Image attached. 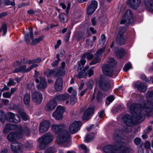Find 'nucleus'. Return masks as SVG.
<instances>
[{
    "label": "nucleus",
    "instance_id": "35",
    "mask_svg": "<svg viewBox=\"0 0 153 153\" xmlns=\"http://www.w3.org/2000/svg\"><path fill=\"white\" fill-rule=\"evenodd\" d=\"M52 116L57 120H61L62 117V114L56 112V114H54V112L52 114Z\"/></svg>",
    "mask_w": 153,
    "mask_h": 153
},
{
    "label": "nucleus",
    "instance_id": "10",
    "mask_svg": "<svg viewBox=\"0 0 153 153\" xmlns=\"http://www.w3.org/2000/svg\"><path fill=\"white\" fill-rule=\"evenodd\" d=\"M35 81L37 83H39L37 86L39 90L42 91L46 88L47 84L45 78L40 77L39 79H35Z\"/></svg>",
    "mask_w": 153,
    "mask_h": 153
},
{
    "label": "nucleus",
    "instance_id": "6",
    "mask_svg": "<svg viewBox=\"0 0 153 153\" xmlns=\"http://www.w3.org/2000/svg\"><path fill=\"white\" fill-rule=\"evenodd\" d=\"M122 120L127 126L126 129H125V131L127 133L130 132L131 131V126L133 122L131 117L128 114L124 115L123 116Z\"/></svg>",
    "mask_w": 153,
    "mask_h": 153
},
{
    "label": "nucleus",
    "instance_id": "61",
    "mask_svg": "<svg viewBox=\"0 0 153 153\" xmlns=\"http://www.w3.org/2000/svg\"><path fill=\"white\" fill-rule=\"evenodd\" d=\"M83 58L82 57V59L80 61V64H79V65H80V64L82 66H83L86 62V61L83 59Z\"/></svg>",
    "mask_w": 153,
    "mask_h": 153
},
{
    "label": "nucleus",
    "instance_id": "64",
    "mask_svg": "<svg viewBox=\"0 0 153 153\" xmlns=\"http://www.w3.org/2000/svg\"><path fill=\"white\" fill-rule=\"evenodd\" d=\"M35 12V11H34V10L30 9L27 11V13L28 14H34Z\"/></svg>",
    "mask_w": 153,
    "mask_h": 153
},
{
    "label": "nucleus",
    "instance_id": "19",
    "mask_svg": "<svg viewBox=\"0 0 153 153\" xmlns=\"http://www.w3.org/2000/svg\"><path fill=\"white\" fill-rule=\"evenodd\" d=\"M128 4L132 9H136L141 2L140 0H127Z\"/></svg>",
    "mask_w": 153,
    "mask_h": 153
},
{
    "label": "nucleus",
    "instance_id": "55",
    "mask_svg": "<svg viewBox=\"0 0 153 153\" xmlns=\"http://www.w3.org/2000/svg\"><path fill=\"white\" fill-rule=\"evenodd\" d=\"M144 147L146 149H150V144L149 142L146 141L145 143Z\"/></svg>",
    "mask_w": 153,
    "mask_h": 153
},
{
    "label": "nucleus",
    "instance_id": "40",
    "mask_svg": "<svg viewBox=\"0 0 153 153\" xmlns=\"http://www.w3.org/2000/svg\"><path fill=\"white\" fill-rule=\"evenodd\" d=\"M2 30L3 32V36H4L6 33L7 31V25L6 24H4L2 25L1 28H0V33L1 32Z\"/></svg>",
    "mask_w": 153,
    "mask_h": 153
},
{
    "label": "nucleus",
    "instance_id": "44",
    "mask_svg": "<svg viewBox=\"0 0 153 153\" xmlns=\"http://www.w3.org/2000/svg\"><path fill=\"white\" fill-rule=\"evenodd\" d=\"M4 3L6 5H11L12 6L15 5L14 0H13V2H12L10 0H5L4 1Z\"/></svg>",
    "mask_w": 153,
    "mask_h": 153
},
{
    "label": "nucleus",
    "instance_id": "57",
    "mask_svg": "<svg viewBox=\"0 0 153 153\" xmlns=\"http://www.w3.org/2000/svg\"><path fill=\"white\" fill-rule=\"evenodd\" d=\"M25 146L28 149L30 148L33 147V144L32 143H30L27 142L25 143Z\"/></svg>",
    "mask_w": 153,
    "mask_h": 153
},
{
    "label": "nucleus",
    "instance_id": "56",
    "mask_svg": "<svg viewBox=\"0 0 153 153\" xmlns=\"http://www.w3.org/2000/svg\"><path fill=\"white\" fill-rule=\"evenodd\" d=\"M81 148L84 150L85 153H87V149L86 146L84 144H81L80 145Z\"/></svg>",
    "mask_w": 153,
    "mask_h": 153
},
{
    "label": "nucleus",
    "instance_id": "20",
    "mask_svg": "<svg viewBox=\"0 0 153 153\" xmlns=\"http://www.w3.org/2000/svg\"><path fill=\"white\" fill-rule=\"evenodd\" d=\"M143 3L146 9L150 12L153 13V0H144Z\"/></svg>",
    "mask_w": 153,
    "mask_h": 153
},
{
    "label": "nucleus",
    "instance_id": "45",
    "mask_svg": "<svg viewBox=\"0 0 153 153\" xmlns=\"http://www.w3.org/2000/svg\"><path fill=\"white\" fill-rule=\"evenodd\" d=\"M41 61L40 58H38L36 59H33L32 60H29L27 61V63L30 64L34 63H39Z\"/></svg>",
    "mask_w": 153,
    "mask_h": 153
},
{
    "label": "nucleus",
    "instance_id": "38",
    "mask_svg": "<svg viewBox=\"0 0 153 153\" xmlns=\"http://www.w3.org/2000/svg\"><path fill=\"white\" fill-rule=\"evenodd\" d=\"M131 68V64L130 62H128L125 65L123 70L124 71L126 72Z\"/></svg>",
    "mask_w": 153,
    "mask_h": 153
},
{
    "label": "nucleus",
    "instance_id": "48",
    "mask_svg": "<svg viewBox=\"0 0 153 153\" xmlns=\"http://www.w3.org/2000/svg\"><path fill=\"white\" fill-rule=\"evenodd\" d=\"M2 96L4 98H10L11 96V94L9 92H7L3 93Z\"/></svg>",
    "mask_w": 153,
    "mask_h": 153
},
{
    "label": "nucleus",
    "instance_id": "34",
    "mask_svg": "<svg viewBox=\"0 0 153 153\" xmlns=\"http://www.w3.org/2000/svg\"><path fill=\"white\" fill-rule=\"evenodd\" d=\"M94 57V55L90 53L87 52L83 54L82 58H86L88 60L91 59Z\"/></svg>",
    "mask_w": 153,
    "mask_h": 153
},
{
    "label": "nucleus",
    "instance_id": "17",
    "mask_svg": "<svg viewBox=\"0 0 153 153\" xmlns=\"http://www.w3.org/2000/svg\"><path fill=\"white\" fill-rule=\"evenodd\" d=\"M51 125L50 122L48 121L45 120L40 123L39 125V131L41 133L46 132Z\"/></svg>",
    "mask_w": 153,
    "mask_h": 153
},
{
    "label": "nucleus",
    "instance_id": "63",
    "mask_svg": "<svg viewBox=\"0 0 153 153\" xmlns=\"http://www.w3.org/2000/svg\"><path fill=\"white\" fill-rule=\"evenodd\" d=\"M27 5V3H23L19 4L18 5V7L19 8H20L22 7H24Z\"/></svg>",
    "mask_w": 153,
    "mask_h": 153
},
{
    "label": "nucleus",
    "instance_id": "25",
    "mask_svg": "<svg viewBox=\"0 0 153 153\" xmlns=\"http://www.w3.org/2000/svg\"><path fill=\"white\" fill-rule=\"evenodd\" d=\"M70 97V95L66 93L56 96L55 98L57 101H61L67 100Z\"/></svg>",
    "mask_w": 153,
    "mask_h": 153
},
{
    "label": "nucleus",
    "instance_id": "7",
    "mask_svg": "<svg viewBox=\"0 0 153 153\" xmlns=\"http://www.w3.org/2000/svg\"><path fill=\"white\" fill-rule=\"evenodd\" d=\"M23 136V133L19 132L18 131H13L9 134L7 136V138L9 141L13 142L16 141L18 139L22 138Z\"/></svg>",
    "mask_w": 153,
    "mask_h": 153
},
{
    "label": "nucleus",
    "instance_id": "46",
    "mask_svg": "<svg viewBox=\"0 0 153 153\" xmlns=\"http://www.w3.org/2000/svg\"><path fill=\"white\" fill-rule=\"evenodd\" d=\"M94 138V137L93 135H91L90 134L87 135L85 138L86 141L87 142H89L91 141Z\"/></svg>",
    "mask_w": 153,
    "mask_h": 153
},
{
    "label": "nucleus",
    "instance_id": "49",
    "mask_svg": "<svg viewBox=\"0 0 153 153\" xmlns=\"http://www.w3.org/2000/svg\"><path fill=\"white\" fill-rule=\"evenodd\" d=\"M77 101V99L76 96H72L71 97L70 102L71 104H73Z\"/></svg>",
    "mask_w": 153,
    "mask_h": 153
},
{
    "label": "nucleus",
    "instance_id": "1",
    "mask_svg": "<svg viewBox=\"0 0 153 153\" xmlns=\"http://www.w3.org/2000/svg\"><path fill=\"white\" fill-rule=\"evenodd\" d=\"M151 81L153 83V78L151 79ZM147 98L146 102L142 105L136 103L131 104L130 102L127 103L131 114L137 121L142 122L143 120L145 117L144 112L147 115L153 116V91L147 93Z\"/></svg>",
    "mask_w": 153,
    "mask_h": 153
},
{
    "label": "nucleus",
    "instance_id": "58",
    "mask_svg": "<svg viewBox=\"0 0 153 153\" xmlns=\"http://www.w3.org/2000/svg\"><path fill=\"white\" fill-rule=\"evenodd\" d=\"M92 24L93 26H95L96 25L97 21L95 17L91 19Z\"/></svg>",
    "mask_w": 153,
    "mask_h": 153
},
{
    "label": "nucleus",
    "instance_id": "11",
    "mask_svg": "<svg viewBox=\"0 0 153 153\" xmlns=\"http://www.w3.org/2000/svg\"><path fill=\"white\" fill-rule=\"evenodd\" d=\"M10 148L14 153H20L22 151V145L20 143L14 142L11 144Z\"/></svg>",
    "mask_w": 153,
    "mask_h": 153
},
{
    "label": "nucleus",
    "instance_id": "18",
    "mask_svg": "<svg viewBox=\"0 0 153 153\" xmlns=\"http://www.w3.org/2000/svg\"><path fill=\"white\" fill-rule=\"evenodd\" d=\"M116 42L120 45H124L126 42V39L123 35V31H120L117 35Z\"/></svg>",
    "mask_w": 153,
    "mask_h": 153
},
{
    "label": "nucleus",
    "instance_id": "47",
    "mask_svg": "<svg viewBox=\"0 0 153 153\" xmlns=\"http://www.w3.org/2000/svg\"><path fill=\"white\" fill-rule=\"evenodd\" d=\"M6 118V116L2 111H0V121L4 122V121Z\"/></svg>",
    "mask_w": 153,
    "mask_h": 153
},
{
    "label": "nucleus",
    "instance_id": "8",
    "mask_svg": "<svg viewBox=\"0 0 153 153\" xmlns=\"http://www.w3.org/2000/svg\"><path fill=\"white\" fill-rule=\"evenodd\" d=\"M132 18L133 14L131 10H128L124 14L120 22V24H123L126 23H128L130 22Z\"/></svg>",
    "mask_w": 153,
    "mask_h": 153
},
{
    "label": "nucleus",
    "instance_id": "28",
    "mask_svg": "<svg viewBox=\"0 0 153 153\" xmlns=\"http://www.w3.org/2000/svg\"><path fill=\"white\" fill-rule=\"evenodd\" d=\"M38 65L37 64H33L31 65L29 68L26 69V66L23 65L20 67L19 68L20 71L21 72H27L30 71L33 68L37 67Z\"/></svg>",
    "mask_w": 153,
    "mask_h": 153
},
{
    "label": "nucleus",
    "instance_id": "21",
    "mask_svg": "<svg viewBox=\"0 0 153 153\" xmlns=\"http://www.w3.org/2000/svg\"><path fill=\"white\" fill-rule=\"evenodd\" d=\"M94 110V107H89L85 110L83 116L84 120H88L90 118V116L93 114Z\"/></svg>",
    "mask_w": 153,
    "mask_h": 153
},
{
    "label": "nucleus",
    "instance_id": "12",
    "mask_svg": "<svg viewBox=\"0 0 153 153\" xmlns=\"http://www.w3.org/2000/svg\"><path fill=\"white\" fill-rule=\"evenodd\" d=\"M32 98L33 102L37 105L40 104L42 100V94L37 91H35L32 94Z\"/></svg>",
    "mask_w": 153,
    "mask_h": 153
},
{
    "label": "nucleus",
    "instance_id": "54",
    "mask_svg": "<svg viewBox=\"0 0 153 153\" xmlns=\"http://www.w3.org/2000/svg\"><path fill=\"white\" fill-rule=\"evenodd\" d=\"M15 84V83L14 82L13 79H10L7 83V85L9 86H11Z\"/></svg>",
    "mask_w": 153,
    "mask_h": 153
},
{
    "label": "nucleus",
    "instance_id": "13",
    "mask_svg": "<svg viewBox=\"0 0 153 153\" xmlns=\"http://www.w3.org/2000/svg\"><path fill=\"white\" fill-rule=\"evenodd\" d=\"M105 50V48L102 47L96 52L95 54V58L93 61L90 62V65H91L95 64L100 62V59L99 57L103 53Z\"/></svg>",
    "mask_w": 153,
    "mask_h": 153
},
{
    "label": "nucleus",
    "instance_id": "4",
    "mask_svg": "<svg viewBox=\"0 0 153 153\" xmlns=\"http://www.w3.org/2000/svg\"><path fill=\"white\" fill-rule=\"evenodd\" d=\"M108 64L103 65L102 71L103 74L107 76H111L114 75V67L116 65V62L113 58H110L108 61Z\"/></svg>",
    "mask_w": 153,
    "mask_h": 153
},
{
    "label": "nucleus",
    "instance_id": "26",
    "mask_svg": "<svg viewBox=\"0 0 153 153\" xmlns=\"http://www.w3.org/2000/svg\"><path fill=\"white\" fill-rule=\"evenodd\" d=\"M17 127L16 125H12L11 123H9L7 124L6 126L5 127L4 132V133L7 134L8 132L12 130H15L16 129Z\"/></svg>",
    "mask_w": 153,
    "mask_h": 153
},
{
    "label": "nucleus",
    "instance_id": "60",
    "mask_svg": "<svg viewBox=\"0 0 153 153\" xmlns=\"http://www.w3.org/2000/svg\"><path fill=\"white\" fill-rule=\"evenodd\" d=\"M59 61L58 60L54 61L51 64L52 66L53 67L57 66L58 65V62Z\"/></svg>",
    "mask_w": 153,
    "mask_h": 153
},
{
    "label": "nucleus",
    "instance_id": "36",
    "mask_svg": "<svg viewBox=\"0 0 153 153\" xmlns=\"http://www.w3.org/2000/svg\"><path fill=\"white\" fill-rule=\"evenodd\" d=\"M65 111V108L64 107L61 106H59L57 107L55 111H54V114H56V112L57 111L60 114H63Z\"/></svg>",
    "mask_w": 153,
    "mask_h": 153
},
{
    "label": "nucleus",
    "instance_id": "27",
    "mask_svg": "<svg viewBox=\"0 0 153 153\" xmlns=\"http://www.w3.org/2000/svg\"><path fill=\"white\" fill-rule=\"evenodd\" d=\"M18 132L22 133L23 134L24 132L25 135L26 136H27L30 134V129L27 126H25L22 128L21 126H20L18 128Z\"/></svg>",
    "mask_w": 153,
    "mask_h": 153
},
{
    "label": "nucleus",
    "instance_id": "31",
    "mask_svg": "<svg viewBox=\"0 0 153 153\" xmlns=\"http://www.w3.org/2000/svg\"><path fill=\"white\" fill-rule=\"evenodd\" d=\"M18 113L20 114L24 120L26 121L28 120V117L23 109L20 108L18 110Z\"/></svg>",
    "mask_w": 153,
    "mask_h": 153
},
{
    "label": "nucleus",
    "instance_id": "5",
    "mask_svg": "<svg viewBox=\"0 0 153 153\" xmlns=\"http://www.w3.org/2000/svg\"><path fill=\"white\" fill-rule=\"evenodd\" d=\"M53 136L50 133H47L43 135L38 140L39 147L43 149L47 144L51 142L53 140Z\"/></svg>",
    "mask_w": 153,
    "mask_h": 153
},
{
    "label": "nucleus",
    "instance_id": "9",
    "mask_svg": "<svg viewBox=\"0 0 153 153\" xmlns=\"http://www.w3.org/2000/svg\"><path fill=\"white\" fill-rule=\"evenodd\" d=\"M82 125L81 123L79 121H74L69 126V131L72 134H74L80 129Z\"/></svg>",
    "mask_w": 153,
    "mask_h": 153
},
{
    "label": "nucleus",
    "instance_id": "43",
    "mask_svg": "<svg viewBox=\"0 0 153 153\" xmlns=\"http://www.w3.org/2000/svg\"><path fill=\"white\" fill-rule=\"evenodd\" d=\"M95 10V9L88 6L87 8V13L88 15H91L94 12Z\"/></svg>",
    "mask_w": 153,
    "mask_h": 153
},
{
    "label": "nucleus",
    "instance_id": "37",
    "mask_svg": "<svg viewBox=\"0 0 153 153\" xmlns=\"http://www.w3.org/2000/svg\"><path fill=\"white\" fill-rule=\"evenodd\" d=\"M56 152L54 146L48 148L45 151V153H54Z\"/></svg>",
    "mask_w": 153,
    "mask_h": 153
},
{
    "label": "nucleus",
    "instance_id": "16",
    "mask_svg": "<svg viewBox=\"0 0 153 153\" xmlns=\"http://www.w3.org/2000/svg\"><path fill=\"white\" fill-rule=\"evenodd\" d=\"M7 120L10 122L17 123L20 121V118L18 115L10 112L8 114Z\"/></svg>",
    "mask_w": 153,
    "mask_h": 153
},
{
    "label": "nucleus",
    "instance_id": "32",
    "mask_svg": "<svg viewBox=\"0 0 153 153\" xmlns=\"http://www.w3.org/2000/svg\"><path fill=\"white\" fill-rule=\"evenodd\" d=\"M43 37V36H41L38 38H36L34 39H33L30 43L31 45H33L37 44L42 41Z\"/></svg>",
    "mask_w": 153,
    "mask_h": 153
},
{
    "label": "nucleus",
    "instance_id": "30",
    "mask_svg": "<svg viewBox=\"0 0 153 153\" xmlns=\"http://www.w3.org/2000/svg\"><path fill=\"white\" fill-rule=\"evenodd\" d=\"M64 13H61L59 15V20L61 22L64 23L67 20V14Z\"/></svg>",
    "mask_w": 153,
    "mask_h": 153
},
{
    "label": "nucleus",
    "instance_id": "3",
    "mask_svg": "<svg viewBox=\"0 0 153 153\" xmlns=\"http://www.w3.org/2000/svg\"><path fill=\"white\" fill-rule=\"evenodd\" d=\"M65 127V126L64 124H53L52 126V131L58 134L56 141L59 145L66 143L69 140L70 134L67 130L64 129Z\"/></svg>",
    "mask_w": 153,
    "mask_h": 153
},
{
    "label": "nucleus",
    "instance_id": "41",
    "mask_svg": "<svg viewBox=\"0 0 153 153\" xmlns=\"http://www.w3.org/2000/svg\"><path fill=\"white\" fill-rule=\"evenodd\" d=\"M89 6L96 9L97 7V2L95 0L92 1Z\"/></svg>",
    "mask_w": 153,
    "mask_h": 153
},
{
    "label": "nucleus",
    "instance_id": "51",
    "mask_svg": "<svg viewBox=\"0 0 153 153\" xmlns=\"http://www.w3.org/2000/svg\"><path fill=\"white\" fill-rule=\"evenodd\" d=\"M141 141V139L137 137L134 140L135 144L137 145L140 144Z\"/></svg>",
    "mask_w": 153,
    "mask_h": 153
},
{
    "label": "nucleus",
    "instance_id": "15",
    "mask_svg": "<svg viewBox=\"0 0 153 153\" xmlns=\"http://www.w3.org/2000/svg\"><path fill=\"white\" fill-rule=\"evenodd\" d=\"M57 101L54 97L46 105L45 108L46 111H50L54 109L57 105Z\"/></svg>",
    "mask_w": 153,
    "mask_h": 153
},
{
    "label": "nucleus",
    "instance_id": "39",
    "mask_svg": "<svg viewBox=\"0 0 153 153\" xmlns=\"http://www.w3.org/2000/svg\"><path fill=\"white\" fill-rule=\"evenodd\" d=\"M65 74V71L64 68H59L58 71L56 74V76H62Z\"/></svg>",
    "mask_w": 153,
    "mask_h": 153
},
{
    "label": "nucleus",
    "instance_id": "62",
    "mask_svg": "<svg viewBox=\"0 0 153 153\" xmlns=\"http://www.w3.org/2000/svg\"><path fill=\"white\" fill-rule=\"evenodd\" d=\"M101 41H102L103 43L105 42V35H102L101 37Z\"/></svg>",
    "mask_w": 153,
    "mask_h": 153
},
{
    "label": "nucleus",
    "instance_id": "29",
    "mask_svg": "<svg viewBox=\"0 0 153 153\" xmlns=\"http://www.w3.org/2000/svg\"><path fill=\"white\" fill-rule=\"evenodd\" d=\"M30 95L29 94H25L23 98V101L24 103L27 106H29L30 105Z\"/></svg>",
    "mask_w": 153,
    "mask_h": 153
},
{
    "label": "nucleus",
    "instance_id": "24",
    "mask_svg": "<svg viewBox=\"0 0 153 153\" xmlns=\"http://www.w3.org/2000/svg\"><path fill=\"white\" fill-rule=\"evenodd\" d=\"M134 86L135 88H137V90L143 92H145L147 88L146 86L139 82L134 83Z\"/></svg>",
    "mask_w": 153,
    "mask_h": 153
},
{
    "label": "nucleus",
    "instance_id": "14",
    "mask_svg": "<svg viewBox=\"0 0 153 153\" xmlns=\"http://www.w3.org/2000/svg\"><path fill=\"white\" fill-rule=\"evenodd\" d=\"M99 86L101 89L106 90L109 88L110 83L109 82L105 79L101 78L99 81Z\"/></svg>",
    "mask_w": 153,
    "mask_h": 153
},
{
    "label": "nucleus",
    "instance_id": "22",
    "mask_svg": "<svg viewBox=\"0 0 153 153\" xmlns=\"http://www.w3.org/2000/svg\"><path fill=\"white\" fill-rule=\"evenodd\" d=\"M29 33H25V39L26 42L27 44L30 43V39H33V30L32 28H29Z\"/></svg>",
    "mask_w": 153,
    "mask_h": 153
},
{
    "label": "nucleus",
    "instance_id": "2",
    "mask_svg": "<svg viewBox=\"0 0 153 153\" xmlns=\"http://www.w3.org/2000/svg\"><path fill=\"white\" fill-rule=\"evenodd\" d=\"M126 144L118 139L115 141L113 145L105 146L103 150L106 153H129L132 150L130 148L126 147Z\"/></svg>",
    "mask_w": 153,
    "mask_h": 153
},
{
    "label": "nucleus",
    "instance_id": "42",
    "mask_svg": "<svg viewBox=\"0 0 153 153\" xmlns=\"http://www.w3.org/2000/svg\"><path fill=\"white\" fill-rule=\"evenodd\" d=\"M114 100L113 96H111L108 97L106 99V104L107 105H109L111 102Z\"/></svg>",
    "mask_w": 153,
    "mask_h": 153
},
{
    "label": "nucleus",
    "instance_id": "59",
    "mask_svg": "<svg viewBox=\"0 0 153 153\" xmlns=\"http://www.w3.org/2000/svg\"><path fill=\"white\" fill-rule=\"evenodd\" d=\"M61 41L60 40H59L57 41V44L55 46V49H57L58 48L59 46L61 44Z\"/></svg>",
    "mask_w": 153,
    "mask_h": 153
},
{
    "label": "nucleus",
    "instance_id": "23",
    "mask_svg": "<svg viewBox=\"0 0 153 153\" xmlns=\"http://www.w3.org/2000/svg\"><path fill=\"white\" fill-rule=\"evenodd\" d=\"M63 80L61 78H58L56 80L55 84L54 87L58 91H60L62 88Z\"/></svg>",
    "mask_w": 153,
    "mask_h": 153
},
{
    "label": "nucleus",
    "instance_id": "53",
    "mask_svg": "<svg viewBox=\"0 0 153 153\" xmlns=\"http://www.w3.org/2000/svg\"><path fill=\"white\" fill-rule=\"evenodd\" d=\"M141 78L142 80L146 82L149 83V80L144 75H142L141 76Z\"/></svg>",
    "mask_w": 153,
    "mask_h": 153
},
{
    "label": "nucleus",
    "instance_id": "33",
    "mask_svg": "<svg viewBox=\"0 0 153 153\" xmlns=\"http://www.w3.org/2000/svg\"><path fill=\"white\" fill-rule=\"evenodd\" d=\"M125 54V52L123 49L118 50L116 53L117 57L118 58H120L123 57Z\"/></svg>",
    "mask_w": 153,
    "mask_h": 153
},
{
    "label": "nucleus",
    "instance_id": "50",
    "mask_svg": "<svg viewBox=\"0 0 153 153\" xmlns=\"http://www.w3.org/2000/svg\"><path fill=\"white\" fill-rule=\"evenodd\" d=\"M93 67L91 68L88 71V74L89 77H91L94 74Z\"/></svg>",
    "mask_w": 153,
    "mask_h": 153
},
{
    "label": "nucleus",
    "instance_id": "52",
    "mask_svg": "<svg viewBox=\"0 0 153 153\" xmlns=\"http://www.w3.org/2000/svg\"><path fill=\"white\" fill-rule=\"evenodd\" d=\"M102 97V93L99 91L97 93V98L98 101H100L101 100Z\"/></svg>",
    "mask_w": 153,
    "mask_h": 153
}]
</instances>
